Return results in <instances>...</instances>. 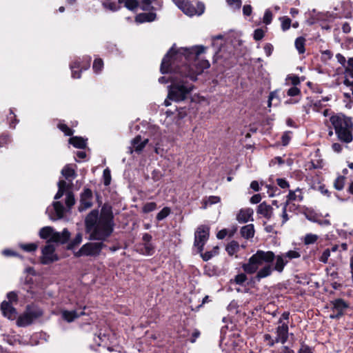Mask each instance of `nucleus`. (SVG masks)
Returning <instances> with one entry per match:
<instances>
[{
	"mask_svg": "<svg viewBox=\"0 0 353 353\" xmlns=\"http://www.w3.org/2000/svg\"><path fill=\"white\" fill-rule=\"evenodd\" d=\"M289 317L290 313L284 312L277 321V326L275 328V341L279 343H285L289 338Z\"/></svg>",
	"mask_w": 353,
	"mask_h": 353,
	"instance_id": "0eeeda50",
	"label": "nucleus"
},
{
	"mask_svg": "<svg viewBox=\"0 0 353 353\" xmlns=\"http://www.w3.org/2000/svg\"><path fill=\"white\" fill-rule=\"evenodd\" d=\"M140 5L143 10H159L163 7V1L141 0Z\"/></svg>",
	"mask_w": 353,
	"mask_h": 353,
	"instance_id": "f3484780",
	"label": "nucleus"
},
{
	"mask_svg": "<svg viewBox=\"0 0 353 353\" xmlns=\"http://www.w3.org/2000/svg\"><path fill=\"white\" fill-rule=\"evenodd\" d=\"M291 132H285L281 137V142H282V145L285 146L287 145L290 139H291V135H290Z\"/></svg>",
	"mask_w": 353,
	"mask_h": 353,
	"instance_id": "5fc2aeb1",
	"label": "nucleus"
},
{
	"mask_svg": "<svg viewBox=\"0 0 353 353\" xmlns=\"http://www.w3.org/2000/svg\"><path fill=\"white\" fill-rule=\"evenodd\" d=\"M39 236L43 239H48V243L54 242L65 243L70 236V233L67 229H64L61 232H56L53 228L46 226L39 231Z\"/></svg>",
	"mask_w": 353,
	"mask_h": 353,
	"instance_id": "423d86ee",
	"label": "nucleus"
},
{
	"mask_svg": "<svg viewBox=\"0 0 353 353\" xmlns=\"http://www.w3.org/2000/svg\"><path fill=\"white\" fill-rule=\"evenodd\" d=\"M247 280V276L245 274L241 273L235 276L234 281L237 284H243Z\"/></svg>",
	"mask_w": 353,
	"mask_h": 353,
	"instance_id": "6e6d98bb",
	"label": "nucleus"
},
{
	"mask_svg": "<svg viewBox=\"0 0 353 353\" xmlns=\"http://www.w3.org/2000/svg\"><path fill=\"white\" fill-rule=\"evenodd\" d=\"M103 67V61L101 59H96L93 63V70L94 72L99 73L101 71Z\"/></svg>",
	"mask_w": 353,
	"mask_h": 353,
	"instance_id": "c03bdc74",
	"label": "nucleus"
},
{
	"mask_svg": "<svg viewBox=\"0 0 353 353\" xmlns=\"http://www.w3.org/2000/svg\"><path fill=\"white\" fill-rule=\"evenodd\" d=\"M92 193L89 189L84 190L81 196V203L79 207V211H83L92 205Z\"/></svg>",
	"mask_w": 353,
	"mask_h": 353,
	"instance_id": "a211bd4d",
	"label": "nucleus"
},
{
	"mask_svg": "<svg viewBox=\"0 0 353 353\" xmlns=\"http://www.w3.org/2000/svg\"><path fill=\"white\" fill-rule=\"evenodd\" d=\"M281 23V29L283 31L288 30L291 26V20L288 17H282L280 19Z\"/></svg>",
	"mask_w": 353,
	"mask_h": 353,
	"instance_id": "58836bf2",
	"label": "nucleus"
},
{
	"mask_svg": "<svg viewBox=\"0 0 353 353\" xmlns=\"http://www.w3.org/2000/svg\"><path fill=\"white\" fill-rule=\"evenodd\" d=\"M263 49H264V52H265L266 56L270 57L273 52L274 48L271 43H266L264 46Z\"/></svg>",
	"mask_w": 353,
	"mask_h": 353,
	"instance_id": "e2e57ef3",
	"label": "nucleus"
},
{
	"mask_svg": "<svg viewBox=\"0 0 353 353\" xmlns=\"http://www.w3.org/2000/svg\"><path fill=\"white\" fill-rule=\"evenodd\" d=\"M285 256V259L288 260V262L290 260L298 259L301 256V254L298 250H289L287 252L283 253Z\"/></svg>",
	"mask_w": 353,
	"mask_h": 353,
	"instance_id": "72a5a7b5",
	"label": "nucleus"
},
{
	"mask_svg": "<svg viewBox=\"0 0 353 353\" xmlns=\"http://www.w3.org/2000/svg\"><path fill=\"white\" fill-rule=\"evenodd\" d=\"M139 3L137 0H125V6L130 10H134L139 7Z\"/></svg>",
	"mask_w": 353,
	"mask_h": 353,
	"instance_id": "79ce46f5",
	"label": "nucleus"
},
{
	"mask_svg": "<svg viewBox=\"0 0 353 353\" xmlns=\"http://www.w3.org/2000/svg\"><path fill=\"white\" fill-rule=\"evenodd\" d=\"M103 176L104 179V184L105 185H108L111 181L110 171L108 168H106L103 170Z\"/></svg>",
	"mask_w": 353,
	"mask_h": 353,
	"instance_id": "864d4df0",
	"label": "nucleus"
},
{
	"mask_svg": "<svg viewBox=\"0 0 353 353\" xmlns=\"http://www.w3.org/2000/svg\"><path fill=\"white\" fill-rule=\"evenodd\" d=\"M303 195L301 190L299 188H297L294 191L290 190L289 194L288 195V203L291 201H301L303 200Z\"/></svg>",
	"mask_w": 353,
	"mask_h": 353,
	"instance_id": "c85d7f7f",
	"label": "nucleus"
},
{
	"mask_svg": "<svg viewBox=\"0 0 353 353\" xmlns=\"http://www.w3.org/2000/svg\"><path fill=\"white\" fill-rule=\"evenodd\" d=\"M319 239L318 235L314 234H307L305 236L303 242L305 245H310L314 243Z\"/></svg>",
	"mask_w": 353,
	"mask_h": 353,
	"instance_id": "4c0bfd02",
	"label": "nucleus"
},
{
	"mask_svg": "<svg viewBox=\"0 0 353 353\" xmlns=\"http://www.w3.org/2000/svg\"><path fill=\"white\" fill-rule=\"evenodd\" d=\"M103 6L105 9H108L111 11H117L119 9V6L117 3L112 2L110 0H106L103 3Z\"/></svg>",
	"mask_w": 353,
	"mask_h": 353,
	"instance_id": "ea45409f",
	"label": "nucleus"
},
{
	"mask_svg": "<svg viewBox=\"0 0 353 353\" xmlns=\"http://www.w3.org/2000/svg\"><path fill=\"white\" fill-rule=\"evenodd\" d=\"M55 248L50 243L42 249L41 263L48 264L58 260L57 255L55 254Z\"/></svg>",
	"mask_w": 353,
	"mask_h": 353,
	"instance_id": "2eb2a0df",
	"label": "nucleus"
},
{
	"mask_svg": "<svg viewBox=\"0 0 353 353\" xmlns=\"http://www.w3.org/2000/svg\"><path fill=\"white\" fill-rule=\"evenodd\" d=\"M64 211V207L59 201L54 202L52 206H49L46 209V213L52 221L61 219L63 216Z\"/></svg>",
	"mask_w": 353,
	"mask_h": 353,
	"instance_id": "dca6fc26",
	"label": "nucleus"
},
{
	"mask_svg": "<svg viewBox=\"0 0 353 353\" xmlns=\"http://www.w3.org/2000/svg\"><path fill=\"white\" fill-rule=\"evenodd\" d=\"M205 50L203 46L181 48L177 50L172 47L163 57L160 70L162 74L170 73L171 82L168 99L164 101L165 106L170 105V100L182 101L190 96L194 86L188 78L196 81L197 75L210 65L208 60L199 58Z\"/></svg>",
	"mask_w": 353,
	"mask_h": 353,
	"instance_id": "f257e3e1",
	"label": "nucleus"
},
{
	"mask_svg": "<svg viewBox=\"0 0 353 353\" xmlns=\"http://www.w3.org/2000/svg\"><path fill=\"white\" fill-rule=\"evenodd\" d=\"M275 263L273 268L269 264L263 266L261 270L257 272L255 278L257 281H260L262 279L270 276L273 270L279 273L283 272L285 265L288 263V260L285 259V256L283 253L275 255L274 259Z\"/></svg>",
	"mask_w": 353,
	"mask_h": 353,
	"instance_id": "39448f33",
	"label": "nucleus"
},
{
	"mask_svg": "<svg viewBox=\"0 0 353 353\" xmlns=\"http://www.w3.org/2000/svg\"><path fill=\"white\" fill-rule=\"evenodd\" d=\"M330 122L339 140L347 143L352 141L353 122L350 117L338 113L330 117Z\"/></svg>",
	"mask_w": 353,
	"mask_h": 353,
	"instance_id": "7ed1b4c3",
	"label": "nucleus"
},
{
	"mask_svg": "<svg viewBox=\"0 0 353 353\" xmlns=\"http://www.w3.org/2000/svg\"><path fill=\"white\" fill-rule=\"evenodd\" d=\"M298 353H313L312 350L307 345H301Z\"/></svg>",
	"mask_w": 353,
	"mask_h": 353,
	"instance_id": "774afa93",
	"label": "nucleus"
},
{
	"mask_svg": "<svg viewBox=\"0 0 353 353\" xmlns=\"http://www.w3.org/2000/svg\"><path fill=\"white\" fill-rule=\"evenodd\" d=\"M336 58L338 61L339 63H340L342 65H343V67L345 68V66L346 65V59L345 58V57H343L342 54H337L336 55Z\"/></svg>",
	"mask_w": 353,
	"mask_h": 353,
	"instance_id": "338daca9",
	"label": "nucleus"
},
{
	"mask_svg": "<svg viewBox=\"0 0 353 353\" xmlns=\"http://www.w3.org/2000/svg\"><path fill=\"white\" fill-rule=\"evenodd\" d=\"M8 301H4L1 303V310L3 316L9 319L13 320L17 317V311L13 307V304L17 302V294L14 292L8 293Z\"/></svg>",
	"mask_w": 353,
	"mask_h": 353,
	"instance_id": "9b49d317",
	"label": "nucleus"
},
{
	"mask_svg": "<svg viewBox=\"0 0 353 353\" xmlns=\"http://www.w3.org/2000/svg\"><path fill=\"white\" fill-rule=\"evenodd\" d=\"M263 341L269 347H273L276 343H279L275 341V337L272 336L270 334L263 335Z\"/></svg>",
	"mask_w": 353,
	"mask_h": 353,
	"instance_id": "a19ab883",
	"label": "nucleus"
},
{
	"mask_svg": "<svg viewBox=\"0 0 353 353\" xmlns=\"http://www.w3.org/2000/svg\"><path fill=\"white\" fill-rule=\"evenodd\" d=\"M227 3L234 10H239L241 6V0H227Z\"/></svg>",
	"mask_w": 353,
	"mask_h": 353,
	"instance_id": "603ef678",
	"label": "nucleus"
},
{
	"mask_svg": "<svg viewBox=\"0 0 353 353\" xmlns=\"http://www.w3.org/2000/svg\"><path fill=\"white\" fill-rule=\"evenodd\" d=\"M287 94L290 97H296L300 94V90L296 86H293L288 90Z\"/></svg>",
	"mask_w": 353,
	"mask_h": 353,
	"instance_id": "4d7b16f0",
	"label": "nucleus"
},
{
	"mask_svg": "<svg viewBox=\"0 0 353 353\" xmlns=\"http://www.w3.org/2000/svg\"><path fill=\"white\" fill-rule=\"evenodd\" d=\"M264 37V32L262 29H256L254 32V39L256 41H259Z\"/></svg>",
	"mask_w": 353,
	"mask_h": 353,
	"instance_id": "052dcab7",
	"label": "nucleus"
},
{
	"mask_svg": "<svg viewBox=\"0 0 353 353\" xmlns=\"http://www.w3.org/2000/svg\"><path fill=\"white\" fill-rule=\"evenodd\" d=\"M177 8L188 17L201 16L205 11V5L202 2L196 1L194 5L190 0H182Z\"/></svg>",
	"mask_w": 353,
	"mask_h": 353,
	"instance_id": "1a4fd4ad",
	"label": "nucleus"
},
{
	"mask_svg": "<svg viewBox=\"0 0 353 353\" xmlns=\"http://www.w3.org/2000/svg\"><path fill=\"white\" fill-rule=\"evenodd\" d=\"M252 7L250 5H245L243 7V13L245 16H250L252 13Z\"/></svg>",
	"mask_w": 353,
	"mask_h": 353,
	"instance_id": "69168bd1",
	"label": "nucleus"
},
{
	"mask_svg": "<svg viewBox=\"0 0 353 353\" xmlns=\"http://www.w3.org/2000/svg\"><path fill=\"white\" fill-rule=\"evenodd\" d=\"M272 12L268 10L265 12L264 16H263V22L265 24H270L272 21Z\"/></svg>",
	"mask_w": 353,
	"mask_h": 353,
	"instance_id": "680f3d73",
	"label": "nucleus"
},
{
	"mask_svg": "<svg viewBox=\"0 0 353 353\" xmlns=\"http://www.w3.org/2000/svg\"><path fill=\"white\" fill-rule=\"evenodd\" d=\"M75 203V199L74 194L71 192H68L66 193L65 198V204L66 205L70 208Z\"/></svg>",
	"mask_w": 353,
	"mask_h": 353,
	"instance_id": "a18cd8bd",
	"label": "nucleus"
},
{
	"mask_svg": "<svg viewBox=\"0 0 353 353\" xmlns=\"http://www.w3.org/2000/svg\"><path fill=\"white\" fill-rule=\"evenodd\" d=\"M220 197L216 196H210L203 201V208L206 209L208 206L218 203L219 202H220Z\"/></svg>",
	"mask_w": 353,
	"mask_h": 353,
	"instance_id": "2f4dec72",
	"label": "nucleus"
},
{
	"mask_svg": "<svg viewBox=\"0 0 353 353\" xmlns=\"http://www.w3.org/2000/svg\"><path fill=\"white\" fill-rule=\"evenodd\" d=\"M90 57H83L82 59L79 58L72 61L70 65L72 71V77L74 79H79L81 77L80 72L90 68Z\"/></svg>",
	"mask_w": 353,
	"mask_h": 353,
	"instance_id": "f8f14e48",
	"label": "nucleus"
},
{
	"mask_svg": "<svg viewBox=\"0 0 353 353\" xmlns=\"http://www.w3.org/2000/svg\"><path fill=\"white\" fill-rule=\"evenodd\" d=\"M58 192L54 196V199L57 200L60 199L64 194L65 192L70 188V185L63 180H60L58 183Z\"/></svg>",
	"mask_w": 353,
	"mask_h": 353,
	"instance_id": "cd10ccee",
	"label": "nucleus"
},
{
	"mask_svg": "<svg viewBox=\"0 0 353 353\" xmlns=\"http://www.w3.org/2000/svg\"><path fill=\"white\" fill-rule=\"evenodd\" d=\"M8 120L10 121V127L11 128H14L15 125L17 123V121L15 119V115L14 114L12 110H10V115L8 117Z\"/></svg>",
	"mask_w": 353,
	"mask_h": 353,
	"instance_id": "bf43d9fd",
	"label": "nucleus"
},
{
	"mask_svg": "<svg viewBox=\"0 0 353 353\" xmlns=\"http://www.w3.org/2000/svg\"><path fill=\"white\" fill-rule=\"evenodd\" d=\"M105 247L103 242H90L84 244L74 255L80 256H97L100 254L101 250Z\"/></svg>",
	"mask_w": 353,
	"mask_h": 353,
	"instance_id": "9d476101",
	"label": "nucleus"
},
{
	"mask_svg": "<svg viewBox=\"0 0 353 353\" xmlns=\"http://www.w3.org/2000/svg\"><path fill=\"white\" fill-rule=\"evenodd\" d=\"M330 256V249H325L321 256L319 257V261L323 263H327V261H328V259L329 257Z\"/></svg>",
	"mask_w": 353,
	"mask_h": 353,
	"instance_id": "3c124183",
	"label": "nucleus"
},
{
	"mask_svg": "<svg viewBox=\"0 0 353 353\" xmlns=\"http://www.w3.org/2000/svg\"><path fill=\"white\" fill-rule=\"evenodd\" d=\"M265 187L267 188V193L270 197L274 196L276 194H279V190L277 189V188L273 185H265Z\"/></svg>",
	"mask_w": 353,
	"mask_h": 353,
	"instance_id": "de8ad7c7",
	"label": "nucleus"
},
{
	"mask_svg": "<svg viewBox=\"0 0 353 353\" xmlns=\"http://www.w3.org/2000/svg\"><path fill=\"white\" fill-rule=\"evenodd\" d=\"M276 182L278 185L281 188H289V183L285 179H277Z\"/></svg>",
	"mask_w": 353,
	"mask_h": 353,
	"instance_id": "0e129e2a",
	"label": "nucleus"
},
{
	"mask_svg": "<svg viewBox=\"0 0 353 353\" xmlns=\"http://www.w3.org/2000/svg\"><path fill=\"white\" fill-rule=\"evenodd\" d=\"M209 231L208 227L201 225L195 232L194 246L197 248L199 252H202L204 245L209 238Z\"/></svg>",
	"mask_w": 353,
	"mask_h": 353,
	"instance_id": "ddd939ff",
	"label": "nucleus"
},
{
	"mask_svg": "<svg viewBox=\"0 0 353 353\" xmlns=\"http://www.w3.org/2000/svg\"><path fill=\"white\" fill-rule=\"evenodd\" d=\"M61 174L69 181H72L76 176L75 171L70 165H65L62 169Z\"/></svg>",
	"mask_w": 353,
	"mask_h": 353,
	"instance_id": "393cba45",
	"label": "nucleus"
},
{
	"mask_svg": "<svg viewBox=\"0 0 353 353\" xmlns=\"http://www.w3.org/2000/svg\"><path fill=\"white\" fill-rule=\"evenodd\" d=\"M274 259V253L272 251L257 250L249 259L247 263L242 265L243 271L248 274H252L261 270L259 268L264 263H270Z\"/></svg>",
	"mask_w": 353,
	"mask_h": 353,
	"instance_id": "20e7f679",
	"label": "nucleus"
},
{
	"mask_svg": "<svg viewBox=\"0 0 353 353\" xmlns=\"http://www.w3.org/2000/svg\"><path fill=\"white\" fill-rule=\"evenodd\" d=\"M84 314L85 313L83 312L78 313L76 310H63L61 312L62 318L68 323L73 321L74 319Z\"/></svg>",
	"mask_w": 353,
	"mask_h": 353,
	"instance_id": "5701e85b",
	"label": "nucleus"
},
{
	"mask_svg": "<svg viewBox=\"0 0 353 353\" xmlns=\"http://www.w3.org/2000/svg\"><path fill=\"white\" fill-rule=\"evenodd\" d=\"M19 247L23 250L26 252H33L35 251L38 247L37 244L35 243H21L19 245Z\"/></svg>",
	"mask_w": 353,
	"mask_h": 353,
	"instance_id": "c9c22d12",
	"label": "nucleus"
},
{
	"mask_svg": "<svg viewBox=\"0 0 353 353\" xmlns=\"http://www.w3.org/2000/svg\"><path fill=\"white\" fill-rule=\"evenodd\" d=\"M219 247L215 246L212 250L205 252V253H201L202 259L207 261L210 259H211L214 256L218 254Z\"/></svg>",
	"mask_w": 353,
	"mask_h": 353,
	"instance_id": "473e14b6",
	"label": "nucleus"
},
{
	"mask_svg": "<svg viewBox=\"0 0 353 353\" xmlns=\"http://www.w3.org/2000/svg\"><path fill=\"white\" fill-rule=\"evenodd\" d=\"M157 208V204L154 202H150L145 203L143 207V211L145 213H148L154 211Z\"/></svg>",
	"mask_w": 353,
	"mask_h": 353,
	"instance_id": "09e8293b",
	"label": "nucleus"
},
{
	"mask_svg": "<svg viewBox=\"0 0 353 353\" xmlns=\"http://www.w3.org/2000/svg\"><path fill=\"white\" fill-rule=\"evenodd\" d=\"M142 252L145 255H152L154 252V246L152 243H144Z\"/></svg>",
	"mask_w": 353,
	"mask_h": 353,
	"instance_id": "49530a36",
	"label": "nucleus"
},
{
	"mask_svg": "<svg viewBox=\"0 0 353 353\" xmlns=\"http://www.w3.org/2000/svg\"><path fill=\"white\" fill-rule=\"evenodd\" d=\"M157 18V14L154 12H149V13H141L138 14L135 21L137 23H144V22H151L154 21Z\"/></svg>",
	"mask_w": 353,
	"mask_h": 353,
	"instance_id": "b1692460",
	"label": "nucleus"
},
{
	"mask_svg": "<svg viewBox=\"0 0 353 353\" xmlns=\"http://www.w3.org/2000/svg\"><path fill=\"white\" fill-rule=\"evenodd\" d=\"M288 205V201H286L282 205L281 213L279 214L280 217L282 219V224H284L289 220L288 214L287 213V206Z\"/></svg>",
	"mask_w": 353,
	"mask_h": 353,
	"instance_id": "f704fd0d",
	"label": "nucleus"
},
{
	"mask_svg": "<svg viewBox=\"0 0 353 353\" xmlns=\"http://www.w3.org/2000/svg\"><path fill=\"white\" fill-rule=\"evenodd\" d=\"M87 139L81 137H72L69 139V143L77 148H84L86 146Z\"/></svg>",
	"mask_w": 353,
	"mask_h": 353,
	"instance_id": "a878e982",
	"label": "nucleus"
},
{
	"mask_svg": "<svg viewBox=\"0 0 353 353\" xmlns=\"http://www.w3.org/2000/svg\"><path fill=\"white\" fill-rule=\"evenodd\" d=\"M272 208L265 203H261L259 205L257 208V213L268 220H270L272 216Z\"/></svg>",
	"mask_w": 353,
	"mask_h": 353,
	"instance_id": "4be33fe9",
	"label": "nucleus"
},
{
	"mask_svg": "<svg viewBox=\"0 0 353 353\" xmlns=\"http://www.w3.org/2000/svg\"><path fill=\"white\" fill-rule=\"evenodd\" d=\"M241 234L245 239L252 238L254 235V228L253 224H248L241 228Z\"/></svg>",
	"mask_w": 353,
	"mask_h": 353,
	"instance_id": "bb28decb",
	"label": "nucleus"
},
{
	"mask_svg": "<svg viewBox=\"0 0 353 353\" xmlns=\"http://www.w3.org/2000/svg\"><path fill=\"white\" fill-rule=\"evenodd\" d=\"M305 39L302 37H298L295 40L294 45L299 54L305 52Z\"/></svg>",
	"mask_w": 353,
	"mask_h": 353,
	"instance_id": "7c9ffc66",
	"label": "nucleus"
},
{
	"mask_svg": "<svg viewBox=\"0 0 353 353\" xmlns=\"http://www.w3.org/2000/svg\"><path fill=\"white\" fill-rule=\"evenodd\" d=\"M83 240V236L81 233H78L75 236L74 239L71 242V246H75L81 243Z\"/></svg>",
	"mask_w": 353,
	"mask_h": 353,
	"instance_id": "13d9d810",
	"label": "nucleus"
},
{
	"mask_svg": "<svg viewBox=\"0 0 353 353\" xmlns=\"http://www.w3.org/2000/svg\"><path fill=\"white\" fill-rule=\"evenodd\" d=\"M148 142V139H142L141 136H137L132 141V148H130V152L132 153L134 151L138 153L141 152L145 148Z\"/></svg>",
	"mask_w": 353,
	"mask_h": 353,
	"instance_id": "aec40b11",
	"label": "nucleus"
},
{
	"mask_svg": "<svg viewBox=\"0 0 353 353\" xmlns=\"http://www.w3.org/2000/svg\"><path fill=\"white\" fill-rule=\"evenodd\" d=\"M42 314L43 311L37 306L28 305L26 311L18 317L17 325L19 327L28 326Z\"/></svg>",
	"mask_w": 353,
	"mask_h": 353,
	"instance_id": "6e6552de",
	"label": "nucleus"
},
{
	"mask_svg": "<svg viewBox=\"0 0 353 353\" xmlns=\"http://www.w3.org/2000/svg\"><path fill=\"white\" fill-rule=\"evenodd\" d=\"M85 225L90 240L101 242L105 241L114 230V224L111 208L103 206L100 215L97 210H92L85 218Z\"/></svg>",
	"mask_w": 353,
	"mask_h": 353,
	"instance_id": "f03ea898",
	"label": "nucleus"
},
{
	"mask_svg": "<svg viewBox=\"0 0 353 353\" xmlns=\"http://www.w3.org/2000/svg\"><path fill=\"white\" fill-rule=\"evenodd\" d=\"M239 245L235 241H232L231 242H230L226 247V251L230 256H232L234 254H236L239 251Z\"/></svg>",
	"mask_w": 353,
	"mask_h": 353,
	"instance_id": "c756f323",
	"label": "nucleus"
},
{
	"mask_svg": "<svg viewBox=\"0 0 353 353\" xmlns=\"http://www.w3.org/2000/svg\"><path fill=\"white\" fill-rule=\"evenodd\" d=\"M345 183V176H338L334 183V188L338 190H341L344 187Z\"/></svg>",
	"mask_w": 353,
	"mask_h": 353,
	"instance_id": "e433bc0d",
	"label": "nucleus"
},
{
	"mask_svg": "<svg viewBox=\"0 0 353 353\" xmlns=\"http://www.w3.org/2000/svg\"><path fill=\"white\" fill-rule=\"evenodd\" d=\"M254 211L252 208H243L239 210L236 216V220L241 223L253 221Z\"/></svg>",
	"mask_w": 353,
	"mask_h": 353,
	"instance_id": "6ab92c4d",
	"label": "nucleus"
},
{
	"mask_svg": "<svg viewBox=\"0 0 353 353\" xmlns=\"http://www.w3.org/2000/svg\"><path fill=\"white\" fill-rule=\"evenodd\" d=\"M170 213V210L169 208L165 207L163 208L157 215V219L159 221H161L166 218L169 214Z\"/></svg>",
	"mask_w": 353,
	"mask_h": 353,
	"instance_id": "37998d69",
	"label": "nucleus"
},
{
	"mask_svg": "<svg viewBox=\"0 0 353 353\" xmlns=\"http://www.w3.org/2000/svg\"><path fill=\"white\" fill-rule=\"evenodd\" d=\"M332 313L330 314L331 319H339L344 314L347 308V303L341 299H338L331 302Z\"/></svg>",
	"mask_w": 353,
	"mask_h": 353,
	"instance_id": "4468645a",
	"label": "nucleus"
},
{
	"mask_svg": "<svg viewBox=\"0 0 353 353\" xmlns=\"http://www.w3.org/2000/svg\"><path fill=\"white\" fill-rule=\"evenodd\" d=\"M58 128L61 130L65 135L66 136H70L73 134V130L68 128L65 124L64 123H59L58 125Z\"/></svg>",
	"mask_w": 353,
	"mask_h": 353,
	"instance_id": "8fccbe9b",
	"label": "nucleus"
},
{
	"mask_svg": "<svg viewBox=\"0 0 353 353\" xmlns=\"http://www.w3.org/2000/svg\"><path fill=\"white\" fill-rule=\"evenodd\" d=\"M343 77V83H350V81H353V57L348 59L345 66Z\"/></svg>",
	"mask_w": 353,
	"mask_h": 353,
	"instance_id": "412c9836",
	"label": "nucleus"
}]
</instances>
